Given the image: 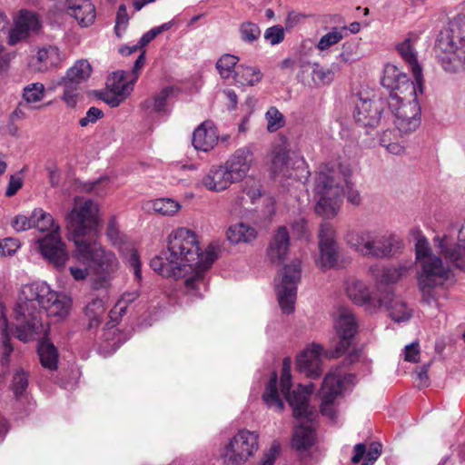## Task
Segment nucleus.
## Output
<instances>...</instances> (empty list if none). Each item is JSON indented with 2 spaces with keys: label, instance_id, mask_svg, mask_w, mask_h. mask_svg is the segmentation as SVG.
<instances>
[{
  "label": "nucleus",
  "instance_id": "nucleus-46",
  "mask_svg": "<svg viewBox=\"0 0 465 465\" xmlns=\"http://www.w3.org/2000/svg\"><path fill=\"white\" fill-rule=\"evenodd\" d=\"M180 208L179 203L170 198H159L152 202V209L163 215H173Z\"/></svg>",
  "mask_w": 465,
  "mask_h": 465
},
{
  "label": "nucleus",
  "instance_id": "nucleus-56",
  "mask_svg": "<svg viewBox=\"0 0 465 465\" xmlns=\"http://www.w3.org/2000/svg\"><path fill=\"white\" fill-rule=\"evenodd\" d=\"M104 116V113L97 107H90L86 112L85 115L79 120V124L82 127H86L90 124L96 123L99 119Z\"/></svg>",
  "mask_w": 465,
  "mask_h": 465
},
{
  "label": "nucleus",
  "instance_id": "nucleus-47",
  "mask_svg": "<svg viewBox=\"0 0 465 465\" xmlns=\"http://www.w3.org/2000/svg\"><path fill=\"white\" fill-rule=\"evenodd\" d=\"M335 72L332 68H324L316 64L312 71V79L317 86L330 84L334 79Z\"/></svg>",
  "mask_w": 465,
  "mask_h": 465
},
{
  "label": "nucleus",
  "instance_id": "nucleus-38",
  "mask_svg": "<svg viewBox=\"0 0 465 465\" xmlns=\"http://www.w3.org/2000/svg\"><path fill=\"white\" fill-rule=\"evenodd\" d=\"M262 79V73L256 66L240 64L234 72V80L243 86H253Z\"/></svg>",
  "mask_w": 465,
  "mask_h": 465
},
{
  "label": "nucleus",
  "instance_id": "nucleus-27",
  "mask_svg": "<svg viewBox=\"0 0 465 465\" xmlns=\"http://www.w3.org/2000/svg\"><path fill=\"white\" fill-rule=\"evenodd\" d=\"M397 50L401 55L402 59L408 64L411 68L415 85L423 86V75L422 69L417 60V53L414 49L412 41L410 37L404 39L401 44L398 45Z\"/></svg>",
  "mask_w": 465,
  "mask_h": 465
},
{
  "label": "nucleus",
  "instance_id": "nucleus-5",
  "mask_svg": "<svg viewBox=\"0 0 465 465\" xmlns=\"http://www.w3.org/2000/svg\"><path fill=\"white\" fill-rule=\"evenodd\" d=\"M52 292L45 282H34L21 288L15 307V336L18 340L27 342L45 333L41 309L48 303Z\"/></svg>",
  "mask_w": 465,
  "mask_h": 465
},
{
  "label": "nucleus",
  "instance_id": "nucleus-41",
  "mask_svg": "<svg viewBox=\"0 0 465 465\" xmlns=\"http://www.w3.org/2000/svg\"><path fill=\"white\" fill-rule=\"evenodd\" d=\"M140 293L137 290L125 292L117 301L114 307L109 312V318L113 325H115L125 313L127 307L134 302Z\"/></svg>",
  "mask_w": 465,
  "mask_h": 465
},
{
  "label": "nucleus",
  "instance_id": "nucleus-39",
  "mask_svg": "<svg viewBox=\"0 0 465 465\" xmlns=\"http://www.w3.org/2000/svg\"><path fill=\"white\" fill-rule=\"evenodd\" d=\"M37 351L41 364L44 368L50 371H54L57 369L59 356L57 349L53 343L47 341H40Z\"/></svg>",
  "mask_w": 465,
  "mask_h": 465
},
{
  "label": "nucleus",
  "instance_id": "nucleus-22",
  "mask_svg": "<svg viewBox=\"0 0 465 465\" xmlns=\"http://www.w3.org/2000/svg\"><path fill=\"white\" fill-rule=\"evenodd\" d=\"M234 183L224 165H213L202 178V184L208 191L221 193Z\"/></svg>",
  "mask_w": 465,
  "mask_h": 465
},
{
  "label": "nucleus",
  "instance_id": "nucleus-4",
  "mask_svg": "<svg viewBox=\"0 0 465 465\" xmlns=\"http://www.w3.org/2000/svg\"><path fill=\"white\" fill-rule=\"evenodd\" d=\"M349 171H342L341 166L323 163L320 165L314 181L313 192L317 197L315 212L317 214L331 219L337 215L344 192L347 201L353 205L361 202L360 193L348 181Z\"/></svg>",
  "mask_w": 465,
  "mask_h": 465
},
{
  "label": "nucleus",
  "instance_id": "nucleus-12",
  "mask_svg": "<svg viewBox=\"0 0 465 465\" xmlns=\"http://www.w3.org/2000/svg\"><path fill=\"white\" fill-rule=\"evenodd\" d=\"M301 279V262L292 261L284 266L281 273V281L275 286L279 305L283 313L290 314L294 311L297 296V284Z\"/></svg>",
  "mask_w": 465,
  "mask_h": 465
},
{
  "label": "nucleus",
  "instance_id": "nucleus-55",
  "mask_svg": "<svg viewBox=\"0 0 465 465\" xmlns=\"http://www.w3.org/2000/svg\"><path fill=\"white\" fill-rule=\"evenodd\" d=\"M109 180L106 177L100 178L94 182L88 183L84 185V190L89 193H94L96 195L102 196L106 193Z\"/></svg>",
  "mask_w": 465,
  "mask_h": 465
},
{
  "label": "nucleus",
  "instance_id": "nucleus-63",
  "mask_svg": "<svg viewBox=\"0 0 465 465\" xmlns=\"http://www.w3.org/2000/svg\"><path fill=\"white\" fill-rule=\"evenodd\" d=\"M307 15L296 11H291L287 14L285 18V28L291 30L302 22V19L306 18Z\"/></svg>",
  "mask_w": 465,
  "mask_h": 465
},
{
  "label": "nucleus",
  "instance_id": "nucleus-16",
  "mask_svg": "<svg viewBox=\"0 0 465 465\" xmlns=\"http://www.w3.org/2000/svg\"><path fill=\"white\" fill-rule=\"evenodd\" d=\"M319 251L320 255L316 264L323 271L336 267L340 252L336 241V231L328 223H322L319 232Z\"/></svg>",
  "mask_w": 465,
  "mask_h": 465
},
{
  "label": "nucleus",
  "instance_id": "nucleus-45",
  "mask_svg": "<svg viewBox=\"0 0 465 465\" xmlns=\"http://www.w3.org/2000/svg\"><path fill=\"white\" fill-rule=\"evenodd\" d=\"M239 35L242 42L246 44H253L261 37V29L257 24L245 21L239 25Z\"/></svg>",
  "mask_w": 465,
  "mask_h": 465
},
{
  "label": "nucleus",
  "instance_id": "nucleus-42",
  "mask_svg": "<svg viewBox=\"0 0 465 465\" xmlns=\"http://www.w3.org/2000/svg\"><path fill=\"white\" fill-rule=\"evenodd\" d=\"M346 26H334L330 32L323 35L316 44L315 47L320 53L329 51L333 45L340 43L345 36Z\"/></svg>",
  "mask_w": 465,
  "mask_h": 465
},
{
  "label": "nucleus",
  "instance_id": "nucleus-29",
  "mask_svg": "<svg viewBox=\"0 0 465 465\" xmlns=\"http://www.w3.org/2000/svg\"><path fill=\"white\" fill-rule=\"evenodd\" d=\"M381 298L384 300L382 307H386L389 311V316L395 322H408L412 316V310L401 301V299L395 297L391 292H383Z\"/></svg>",
  "mask_w": 465,
  "mask_h": 465
},
{
  "label": "nucleus",
  "instance_id": "nucleus-64",
  "mask_svg": "<svg viewBox=\"0 0 465 465\" xmlns=\"http://www.w3.org/2000/svg\"><path fill=\"white\" fill-rule=\"evenodd\" d=\"M420 357V349L418 342H412L405 346L404 359L407 361L417 362Z\"/></svg>",
  "mask_w": 465,
  "mask_h": 465
},
{
  "label": "nucleus",
  "instance_id": "nucleus-37",
  "mask_svg": "<svg viewBox=\"0 0 465 465\" xmlns=\"http://www.w3.org/2000/svg\"><path fill=\"white\" fill-rule=\"evenodd\" d=\"M106 308L103 299L94 298L92 299L84 308V315L88 321V328H97L104 316Z\"/></svg>",
  "mask_w": 465,
  "mask_h": 465
},
{
  "label": "nucleus",
  "instance_id": "nucleus-57",
  "mask_svg": "<svg viewBox=\"0 0 465 465\" xmlns=\"http://www.w3.org/2000/svg\"><path fill=\"white\" fill-rule=\"evenodd\" d=\"M243 192L254 203L262 196V186L256 181H247L243 185Z\"/></svg>",
  "mask_w": 465,
  "mask_h": 465
},
{
  "label": "nucleus",
  "instance_id": "nucleus-50",
  "mask_svg": "<svg viewBox=\"0 0 465 465\" xmlns=\"http://www.w3.org/2000/svg\"><path fill=\"white\" fill-rule=\"evenodd\" d=\"M416 259L418 264L423 263L424 261L430 258H437L438 256L433 254L428 240L424 237H420L415 244Z\"/></svg>",
  "mask_w": 465,
  "mask_h": 465
},
{
  "label": "nucleus",
  "instance_id": "nucleus-32",
  "mask_svg": "<svg viewBox=\"0 0 465 465\" xmlns=\"http://www.w3.org/2000/svg\"><path fill=\"white\" fill-rule=\"evenodd\" d=\"M71 299L64 293L53 291L44 310L49 316L64 319L71 309Z\"/></svg>",
  "mask_w": 465,
  "mask_h": 465
},
{
  "label": "nucleus",
  "instance_id": "nucleus-44",
  "mask_svg": "<svg viewBox=\"0 0 465 465\" xmlns=\"http://www.w3.org/2000/svg\"><path fill=\"white\" fill-rule=\"evenodd\" d=\"M238 61V56L229 54L223 55L216 63V68L219 71L220 75L223 79H228L232 75L234 76Z\"/></svg>",
  "mask_w": 465,
  "mask_h": 465
},
{
  "label": "nucleus",
  "instance_id": "nucleus-1",
  "mask_svg": "<svg viewBox=\"0 0 465 465\" xmlns=\"http://www.w3.org/2000/svg\"><path fill=\"white\" fill-rule=\"evenodd\" d=\"M216 259L213 246L200 252L195 232L182 227L168 235L166 250L153 257L150 266L163 277L184 278L186 295L193 300L202 298L207 291L204 274Z\"/></svg>",
  "mask_w": 465,
  "mask_h": 465
},
{
  "label": "nucleus",
  "instance_id": "nucleus-21",
  "mask_svg": "<svg viewBox=\"0 0 465 465\" xmlns=\"http://www.w3.org/2000/svg\"><path fill=\"white\" fill-rule=\"evenodd\" d=\"M334 327L340 338L337 353H344L351 345V340L358 330L355 315L349 309H341L335 320Z\"/></svg>",
  "mask_w": 465,
  "mask_h": 465
},
{
  "label": "nucleus",
  "instance_id": "nucleus-61",
  "mask_svg": "<svg viewBox=\"0 0 465 465\" xmlns=\"http://www.w3.org/2000/svg\"><path fill=\"white\" fill-rule=\"evenodd\" d=\"M127 96L128 95H124L122 94H116L115 92L108 89V91L103 94L102 100L111 107H117Z\"/></svg>",
  "mask_w": 465,
  "mask_h": 465
},
{
  "label": "nucleus",
  "instance_id": "nucleus-62",
  "mask_svg": "<svg viewBox=\"0 0 465 465\" xmlns=\"http://www.w3.org/2000/svg\"><path fill=\"white\" fill-rule=\"evenodd\" d=\"M381 453V445L379 442H372L366 452V460L361 465H372Z\"/></svg>",
  "mask_w": 465,
  "mask_h": 465
},
{
  "label": "nucleus",
  "instance_id": "nucleus-19",
  "mask_svg": "<svg viewBox=\"0 0 465 465\" xmlns=\"http://www.w3.org/2000/svg\"><path fill=\"white\" fill-rule=\"evenodd\" d=\"M383 104L382 99L359 98L353 111L355 122L365 128L376 127L381 120Z\"/></svg>",
  "mask_w": 465,
  "mask_h": 465
},
{
  "label": "nucleus",
  "instance_id": "nucleus-31",
  "mask_svg": "<svg viewBox=\"0 0 465 465\" xmlns=\"http://www.w3.org/2000/svg\"><path fill=\"white\" fill-rule=\"evenodd\" d=\"M227 240L232 244L250 243L257 237V231L254 227L239 222L229 226L226 231Z\"/></svg>",
  "mask_w": 465,
  "mask_h": 465
},
{
  "label": "nucleus",
  "instance_id": "nucleus-23",
  "mask_svg": "<svg viewBox=\"0 0 465 465\" xmlns=\"http://www.w3.org/2000/svg\"><path fill=\"white\" fill-rule=\"evenodd\" d=\"M441 253L449 259L458 269L465 272V227L459 231L458 242L449 245L445 240L436 238Z\"/></svg>",
  "mask_w": 465,
  "mask_h": 465
},
{
  "label": "nucleus",
  "instance_id": "nucleus-28",
  "mask_svg": "<svg viewBox=\"0 0 465 465\" xmlns=\"http://www.w3.org/2000/svg\"><path fill=\"white\" fill-rule=\"evenodd\" d=\"M218 139L217 131L211 122H203L193 134V145L196 150L208 152L213 148Z\"/></svg>",
  "mask_w": 465,
  "mask_h": 465
},
{
  "label": "nucleus",
  "instance_id": "nucleus-43",
  "mask_svg": "<svg viewBox=\"0 0 465 465\" xmlns=\"http://www.w3.org/2000/svg\"><path fill=\"white\" fill-rule=\"evenodd\" d=\"M33 227L40 232H54L55 227L59 226L55 223L52 214L44 211L42 208H35L32 212Z\"/></svg>",
  "mask_w": 465,
  "mask_h": 465
},
{
  "label": "nucleus",
  "instance_id": "nucleus-20",
  "mask_svg": "<svg viewBox=\"0 0 465 465\" xmlns=\"http://www.w3.org/2000/svg\"><path fill=\"white\" fill-rule=\"evenodd\" d=\"M253 152L251 146L237 149L223 164L234 183L242 181L253 163Z\"/></svg>",
  "mask_w": 465,
  "mask_h": 465
},
{
  "label": "nucleus",
  "instance_id": "nucleus-25",
  "mask_svg": "<svg viewBox=\"0 0 465 465\" xmlns=\"http://www.w3.org/2000/svg\"><path fill=\"white\" fill-rule=\"evenodd\" d=\"M64 59V55L61 54L56 46L48 45L38 50L32 61V66L35 71L46 72L59 66Z\"/></svg>",
  "mask_w": 465,
  "mask_h": 465
},
{
  "label": "nucleus",
  "instance_id": "nucleus-33",
  "mask_svg": "<svg viewBox=\"0 0 465 465\" xmlns=\"http://www.w3.org/2000/svg\"><path fill=\"white\" fill-rule=\"evenodd\" d=\"M394 236L388 232L372 231L370 255L377 258H384L391 255Z\"/></svg>",
  "mask_w": 465,
  "mask_h": 465
},
{
  "label": "nucleus",
  "instance_id": "nucleus-15",
  "mask_svg": "<svg viewBox=\"0 0 465 465\" xmlns=\"http://www.w3.org/2000/svg\"><path fill=\"white\" fill-rule=\"evenodd\" d=\"M344 289L347 296L356 305L363 306L370 312H375L384 304L381 298L383 292L378 290L375 292H370L368 286L357 278H349L344 282Z\"/></svg>",
  "mask_w": 465,
  "mask_h": 465
},
{
  "label": "nucleus",
  "instance_id": "nucleus-13",
  "mask_svg": "<svg viewBox=\"0 0 465 465\" xmlns=\"http://www.w3.org/2000/svg\"><path fill=\"white\" fill-rule=\"evenodd\" d=\"M92 72L91 64L87 60L81 59L70 67L65 76L58 83L64 87L62 100L69 107H74L78 102L80 84L85 82Z\"/></svg>",
  "mask_w": 465,
  "mask_h": 465
},
{
  "label": "nucleus",
  "instance_id": "nucleus-8",
  "mask_svg": "<svg viewBox=\"0 0 465 465\" xmlns=\"http://www.w3.org/2000/svg\"><path fill=\"white\" fill-rule=\"evenodd\" d=\"M74 255L77 260L94 265L96 276L92 282L93 290L107 291L111 287L119 266L114 252L104 249L98 242H76Z\"/></svg>",
  "mask_w": 465,
  "mask_h": 465
},
{
  "label": "nucleus",
  "instance_id": "nucleus-24",
  "mask_svg": "<svg viewBox=\"0 0 465 465\" xmlns=\"http://www.w3.org/2000/svg\"><path fill=\"white\" fill-rule=\"evenodd\" d=\"M411 267V265L385 267L381 263H375L369 267V274L377 283H395L409 272Z\"/></svg>",
  "mask_w": 465,
  "mask_h": 465
},
{
  "label": "nucleus",
  "instance_id": "nucleus-60",
  "mask_svg": "<svg viewBox=\"0 0 465 465\" xmlns=\"http://www.w3.org/2000/svg\"><path fill=\"white\" fill-rule=\"evenodd\" d=\"M127 262L133 269L135 279L138 282H140L142 281L141 262L137 252L134 250L131 251V253L127 258Z\"/></svg>",
  "mask_w": 465,
  "mask_h": 465
},
{
  "label": "nucleus",
  "instance_id": "nucleus-58",
  "mask_svg": "<svg viewBox=\"0 0 465 465\" xmlns=\"http://www.w3.org/2000/svg\"><path fill=\"white\" fill-rule=\"evenodd\" d=\"M32 222V214L30 216L19 214L14 218L12 222V226L15 231L23 232L34 228Z\"/></svg>",
  "mask_w": 465,
  "mask_h": 465
},
{
  "label": "nucleus",
  "instance_id": "nucleus-26",
  "mask_svg": "<svg viewBox=\"0 0 465 465\" xmlns=\"http://www.w3.org/2000/svg\"><path fill=\"white\" fill-rule=\"evenodd\" d=\"M290 245V235L285 226L276 231L267 249V255L272 262L281 263L286 257Z\"/></svg>",
  "mask_w": 465,
  "mask_h": 465
},
{
  "label": "nucleus",
  "instance_id": "nucleus-7",
  "mask_svg": "<svg viewBox=\"0 0 465 465\" xmlns=\"http://www.w3.org/2000/svg\"><path fill=\"white\" fill-rule=\"evenodd\" d=\"M436 53L443 69L457 73L465 69V10L453 19L450 34H440Z\"/></svg>",
  "mask_w": 465,
  "mask_h": 465
},
{
  "label": "nucleus",
  "instance_id": "nucleus-10",
  "mask_svg": "<svg viewBox=\"0 0 465 465\" xmlns=\"http://www.w3.org/2000/svg\"><path fill=\"white\" fill-rule=\"evenodd\" d=\"M354 378L352 374H344L340 367L330 370L323 379L320 391L322 398L320 410L322 416L331 421H336L335 401L346 389V385L353 381Z\"/></svg>",
  "mask_w": 465,
  "mask_h": 465
},
{
  "label": "nucleus",
  "instance_id": "nucleus-36",
  "mask_svg": "<svg viewBox=\"0 0 465 465\" xmlns=\"http://www.w3.org/2000/svg\"><path fill=\"white\" fill-rule=\"evenodd\" d=\"M173 88L167 86L160 91L152 99H147L142 104V107L158 114H168L167 99L173 94Z\"/></svg>",
  "mask_w": 465,
  "mask_h": 465
},
{
  "label": "nucleus",
  "instance_id": "nucleus-53",
  "mask_svg": "<svg viewBox=\"0 0 465 465\" xmlns=\"http://www.w3.org/2000/svg\"><path fill=\"white\" fill-rule=\"evenodd\" d=\"M19 247L20 244L16 239L5 238L0 240V257L14 255Z\"/></svg>",
  "mask_w": 465,
  "mask_h": 465
},
{
  "label": "nucleus",
  "instance_id": "nucleus-18",
  "mask_svg": "<svg viewBox=\"0 0 465 465\" xmlns=\"http://www.w3.org/2000/svg\"><path fill=\"white\" fill-rule=\"evenodd\" d=\"M325 356L322 346L313 342L297 356L296 369L310 379H317L322 373V359Z\"/></svg>",
  "mask_w": 465,
  "mask_h": 465
},
{
  "label": "nucleus",
  "instance_id": "nucleus-14",
  "mask_svg": "<svg viewBox=\"0 0 465 465\" xmlns=\"http://www.w3.org/2000/svg\"><path fill=\"white\" fill-rule=\"evenodd\" d=\"M42 28L39 15L31 10L21 9L13 17V25L7 33V43L15 45L37 35Z\"/></svg>",
  "mask_w": 465,
  "mask_h": 465
},
{
  "label": "nucleus",
  "instance_id": "nucleus-59",
  "mask_svg": "<svg viewBox=\"0 0 465 465\" xmlns=\"http://www.w3.org/2000/svg\"><path fill=\"white\" fill-rule=\"evenodd\" d=\"M106 235L114 245H117L122 242V234L117 227L114 218L111 219L108 223Z\"/></svg>",
  "mask_w": 465,
  "mask_h": 465
},
{
  "label": "nucleus",
  "instance_id": "nucleus-52",
  "mask_svg": "<svg viewBox=\"0 0 465 465\" xmlns=\"http://www.w3.org/2000/svg\"><path fill=\"white\" fill-rule=\"evenodd\" d=\"M284 28L282 25H273L264 32V39L272 45H276L284 40Z\"/></svg>",
  "mask_w": 465,
  "mask_h": 465
},
{
  "label": "nucleus",
  "instance_id": "nucleus-48",
  "mask_svg": "<svg viewBox=\"0 0 465 465\" xmlns=\"http://www.w3.org/2000/svg\"><path fill=\"white\" fill-rule=\"evenodd\" d=\"M45 86L41 83H33L26 85L23 91V100L29 104L38 103L45 96Z\"/></svg>",
  "mask_w": 465,
  "mask_h": 465
},
{
  "label": "nucleus",
  "instance_id": "nucleus-40",
  "mask_svg": "<svg viewBox=\"0 0 465 465\" xmlns=\"http://www.w3.org/2000/svg\"><path fill=\"white\" fill-rule=\"evenodd\" d=\"M262 399L269 408L276 411H282L283 410L284 403L280 397V392L277 388L276 373H273L271 377L262 394Z\"/></svg>",
  "mask_w": 465,
  "mask_h": 465
},
{
  "label": "nucleus",
  "instance_id": "nucleus-51",
  "mask_svg": "<svg viewBox=\"0 0 465 465\" xmlns=\"http://www.w3.org/2000/svg\"><path fill=\"white\" fill-rule=\"evenodd\" d=\"M28 386V375L23 370L15 371L13 377L12 389L16 399L20 398Z\"/></svg>",
  "mask_w": 465,
  "mask_h": 465
},
{
  "label": "nucleus",
  "instance_id": "nucleus-30",
  "mask_svg": "<svg viewBox=\"0 0 465 465\" xmlns=\"http://www.w3.org/2000/svg\"><path fill=\"white\" fill-rule=\"evenodd\" d=\"M70 15L74 16L81 26L92 25L95 19V8L90 0H66Z\"/></svg>",
  "mask_w": 465,
  "mask_h": 465
},
{
  "label": "nucleus",
  "instance_id": "nucleus-49",
  "mask_svg": "<svg viewBox=\"0 0 465 465\" xmlns=\"http://www.w3.org/2000/svg\"><path fill=\"white\" fill-rule=\"evenodd\" d=\"M265 119L267 121V130L271 133L278 131L285 124L283 114L274 106L268 109Z\"/></svg>",
  "mask_w": 465,
  "mask_h": 465
},
{
  "label": "nucleus",
  "instance_id": "nucleus-9",
  "mask_svg": "<svg viewBox=\"0 0 465 465\" xmlns=\"http://www.w3.org/2000/svg\"><path fill=\"white\" fill-rule=\"evenodd\" d=\"M67 222L72 233V241L93 242L94 239H84L86 235H94L100 225L99 207L93 200L76 201L74 208L67 215Z\"/></svg>",
  "mask_w": 465,
  "mask_h": 465
},
{
  "label": "nucleus",
  "instance_id": "nucleus-34",
  "mask_svg": "<svg viewBox=\"0 0 465 465\" xmlns=\"http://www.w3.org/2000/svg\"><path fill=\"white\" fill-rule=\"evenodd\" d=\"M135 82H132V76L125 71L114 72L108 78L107 88L116 94L129 95L134 89Z\"/></svg>",
  "mask_w": 465,
  "mask_h": 465
},
{
  "label": "nucleus",
  "instance_id": "nucleus-17",
  "mask_svg": "<svg viewBox=\"0 0 465 465\" xmlns=\"http://www.w3.org/2000/svg\"><path fill=\"white\" fill-rule=\"evenodd\" d=\"M39 251L43 257L53 263L57 269L63 270L69 259V253L65 243L60 236V226L55 227L42 239L38 240Z\"/></svg>",
  "mask_w": 465,
  "mask_h": 465
},
{
  "label": "nucleus",
  "instance_id": "nucleus-11",
  "mask_svg": "<svg viewBox=\"0 0 465 465\" xmlns=\"http://www.w3.org/2000/svg\"><path fill=\"white\" fill-rule=\"evenodd\" d=\"M259 449V434L249 430H240L223 447L221 459L223 465H242Z\"/></svg>",
  "mask_w": 465,
  "mask_h": 465
},
{
  "label": "nucleus",
  "instance_id": "nucleus-2",
  "mask_svg": "<svg viewBox=\"0 0 465 465\" xmlns=\"http://www.w3.org/2000/svg\"><path fill=\"white\" fill-rule=\"evenodd\" d=\"M381 84L391 93L386 100L389 110L394 115V124L401 134L415 131L420 124L419 95L423 86L415 85L408 75L391 64L385 65Z\"/></svg>",
  "mask_w": 465,
  "mask_h": 465
},
{
  "label": "nucleus",
  "instance_id": "nucleus-6",
  "mask_svg": "<svg viewBox=\"0 0 465 465\" xmlns=\"http://www.w3.org/2000/svg\"><path fill=\"white\" fill-rule=\"evenodd\" d=\"M417 284L420 302L440 310V298L446 297L447 290L453 282V272L440 257L430 258L419 264Z\"/></svg>",
  "mask_w": 465,
  "mask_h": 465
},
{
  "label": "nucleus",
  "instance_id": "nucleus-54",
  "mask_svg": "<svg viewBox=\"0 0 465 465\" xmlns=\"http://www.w3.org/2000/svg\"><path fill=\"white\" fill-rule=\"evenodd\" d=\"M280 450V444L278 442H273L270 449L263 453L261 460L255 465H274Z\"/></svg>",
  "mask_w": 465,
  "mask_h": 465
},
{
  "label": "nucleus",
  "instance_id": "nucleus-35",
  "mask_svg": "<svg viewBox=\"0 0 465 465\" xmlns=\"http://www.w3.org/2000/svg\"><path fill=\"white\" fill-rule=\"evenodd\" d=\"M372 231L349 232L345 240L347 243L363 255H370Z\"/></svg>",
  "mask_w": 465,
  "mask_h": 465
},
{
  "label": "nucleus",
  "instance_id": "nucleus-3",
  "mask_svg": "<svg viewBox=\"0 0 465 465\" xmlns=\"http://www.w3.org/2000/svg\"><path fill=\"white\" fill-rule=\"evenodd\" d=\"M291 359L285 358L282 368L281 392L292 408L293 415L300 422L294 429L292 446L297 450H305L313 444L314 422L318 418L316 409L308 403L309 397L314 390V384L312 382L306 386L300 384L291 391Z\"/></svg>",
  "mask_w": 465,
  "mask_h": 465
}]
</instances>
